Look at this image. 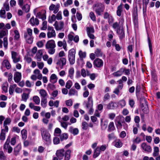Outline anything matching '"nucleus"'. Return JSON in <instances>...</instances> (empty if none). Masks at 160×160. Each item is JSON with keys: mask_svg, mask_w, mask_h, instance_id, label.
Masks as SVG:
<instances>
[{"mask_svg": "<svg viewBox=\"0 0 160 160\" xmlns=\"http://www.w3.org/2000/svg\"><path fill=\"white\" fill-rule=\"evenodd\" d=\"M60 7V4L57 3L55 5L54 4H51L49 6V9L50 11H53V13L56 14L58 12Z\"/></svg>", "mask_w": 160, "mask_h": 160, "instance_id": "10", "label": "nucleus"}, {"mask_svg": "<svg viewBox=\"0 0 160 160\" xmlns=\"http://www.w3.org/2000/svg\"><path fill=\"white\" fill-rule=\"evenodd\" d=\"M58 78L56 75L55 74H52L50 77V81L53 83H55L57 81Z\"/></svg>", "mask_w": 160, "mask_h": 160, "instance_id": "27", "label": "nucleus"}, {"mask_svg": "<svg viewBox=\"0 0 160 160\" xmlns=\"http://www.w3.org/2000/svg\"><path fill=\"white\" fill-rule=\"evenodd\" d=\"M24 36L27 43L29 44H31L32 43L33 39L32 36H28L26 34H24Z\"/></svg>", "mask_w": 160, "mask_h": 160, "instance_id": "28", "label": "nucleus"}, {"mask_svg": "<svg viewBox=\"0 0 160 160\" xmlns=\"http://www.w3.org/2000/svg\"><path fill=\"white\" fill-rule=\"evenodd\" d=\"M159 149L158 147H155L154 148L153 152L152 155L154 157L158 156L159 155Z\"/></svg>", "mask_w": 160, "mask_h": 160, "instance_id": "35", "label": "nucleus"}, {"mask_svg": "<svg viewBox=\"0 0 160 160\" xmlns=\"http://www.w3.org/2000/svg\"><path fill=\"white\" fill-rule=\"evenodd\" d=\"M71 151L68 150L65 152L63 149L57 150L56 152V155L59 160H62L64 155V160H69L70 158Z\"/></svg>", "mask_w": 160, "mask_h": 160, "instance_id": "1", "label": "nucleus"}, {"mask_svg": "<svg viewBox=\"0 0 160 160\" xmlns=\"http://www.w3.org/2000/svg\"><path fill=\"white\" fill-rule=\"evenodd\" d=\"M3 46L5 49H7L8 45V38L6 37H4L3 39Z\"/></svg>", "mask_w": 160, "mask_h": 160, "instance_id": "50", "label": "nucleus"}, {"mask_svg": "<svg viewBox=\"0 0 160 160\" xmlns=\"http://www.w3.org/2000/svg\"><path fill=\"white\" fill-rule=\"evenodd\" d=\"M124 69L121 68L119 70L113 72L112 75L116 77H118L121 76L124 72Z\"/></svg>", "mask_w": 160, "mask_h": 160, "instance_id": "25", "label": "nucleus"}, {"mask_svg": "<svg viewBox=\"0 0 160 160\" xmlns=\"http://www.w3.org/2000/svg\"><path fill=\"white\" fill-rule=\"evenodd\" d=\"M68 94L69 96L78 95V92L75 89L71 88L69 91Z\"/></svg>", "mask_w": 160, "mask_h": 160, "instance_id": "37", "label": "nucleus"}, {"mask_svg": "<svg viewBox=\"0 0 160 160\" xmlns=\"http://www.w3.org/2000/svg\"><path fill=\"white\" fill-rule=\"evenodd\" d=\"M118 103L116 102H111L107 104V108L108 109H113L118 107Z\"/></svg>", "mask_w": 160, "mask_h": 160, "instance_id": "17", "label": "nucleus"}, {"mask_svg": "<svg viewBox=\"0 0 160 160\" xmlns=\"http://www.w3.org/2000/svg\"><path fill=\"white\" fill-rule=\"evenodd\" d=\"M47 105V100L46 98H42L41 101V105L43 108H45Z\"/></svg>", "mask_w": 160, "mask_h": 160, "instance_id": "38", "label": "nucleus"}, {"mask_svg": "<svg viewBox=\"0 0 160 160\" xmlns=\"http://www.w3.org/2000/svg\"><path fill=\"white\" fill-rule=\"evenodd\" d=\"M17 136H15L12 137L10 140V143L12 145H14L16 143V139Z\"/></svg>", "mask_w": 160, "mask_h": 160, "instance_id": "55", "label": "nucleus"}, {"mask_svg": "<svg viewBox=\"0 0 160 160\" xmlns=\"http://www.w3.org/2000/svg\"><path fill=\"white\" fill-rule=\"evenodd\" d=\"M118 104L122 108L125 106L126 102L124 99H122L118 102Z\"/></svg>", "mask_w": 160, "mask_h": 160, "instance_id": "40", "label": "nucleus"}, {"mask_svg": "<svg viewBox=\"0 0 160 160\" xmlns=\"http://www.w3.org/2000/svg\"><path fill=\"white\" fill-rule=\"evenodd\" d=\"M30 6L28 4H25L23 7L22 10L26 12H28L30 10Z\"/></svg>", "mask_w": 160, "mask_h": 160, "instance_id": "43", "label": "nucleus"}, {"mask_svg": "<svg viewBox=\"0 0 160 160\" xmlns=\"http://www.w3.org/2000/svg\"><path fill=\"white\" fill-rule=\"evenodd\" d=\"M7 132L6 129H2L0 134V140L1 141H3L5 140L6 138V133Z\"/></svg>", "mask_w": 160, "mask_h": 160, "instance_id": "26", "label": "nucleus"}, {"mask_svg": "<svg viewBox=\"0 0 160 160\" xmlns=\"http://www.w3.org/2000/svg\"><path fill=\"white\" fill-rule=\"evenodd\" d=\"M64 22H60L59 24L57 21H56L53 25L55 27V29L57 31L62 30L64 27Z\"/></svg>", "mask_w": 160, "mask_h": 160, "instance_id": "13", "label": "nucleus"}, {"mask_svg": "<svg viewBox=\"0 0 160 160\" xmlns=\"http://www.w3.org/2000/svg\"><path fill=\"white\" fill-rule=\"evenodd\" d=\"M89 17L93 21H96V18L95 15L94 13L91 12L89 13Z\"/></svg>", "mask_w": 160, "mask_h": 160, "instance_id": "60", "label": "nucleus"}, {"mask_svg": "<svg viewBox=\"0 0 160 160\" xmlns=\"http://www.w3.org/2000/svg\"><path fill=\"white\" fill-rule=\"evenodd\" d=\"M103 61L99 58H98L95 59L93 62V64L94 67L97 68H101L103 65Z\"/></svg>", "mask_w": 160, "mask_h": 160, "instance_id": "12", "label": "nucleus"}, {"mask_svg": "<svg viewBox=\"0 0 160 160\" xmlns=\"http://www.w3.org/2000/svg\"><path fill=\"white\" fill-rule=\"evenodd\" d=\"M108 122H107L104 121L103 122H101V126L102 129L105 130V129L107 127Z\"/></svg>", "mask_w": 160, "mask_h": 160, "instance_id": "49", "label": "nucleus"}, {"mask_svg": "<svg viewBox=\"0 0 160 160\" xmlns=\"http://www.w3.org/2000/svg\"><path fill=\"white\" fill-rule=\"evenodd\" d=\"M54 61L56 64L61 69H62L63 67L66 64V59L64 58H59L58 55H56Z\"/></svg>", "mask_w": 160, "mask_h": 160, "instance_id": "4", "label": "nucleus"}, {"mask_svg": "<svg viewBox=\"0 0 160 160\" xmlns=\"http://www.w3.org/2000/svg\"><path fill=\"white\" fill-rule=\"evenodd\" d=\"M12 122V119L10 118H6L3 122V127L4 129H6V132H8V125L10 124Z\"/></svg>", "mask_w": 160, "mask_h": 160, "instance_id": "15", "label": "nucleus"}, {"mask_svg": "<svg viewBox=\"0 0 160 160\" xmlns=\"http://www.w3.org/2000/svg\"><path fill=\"white\" fill-rule=\"evenodd\" d=\"M141 147L145 152H150L152 151V148L149 145H148L145 143H143L141 144Z\"/></svg>", "mask_w": 160, "mask_h": 160, "instance_id": "16", "label": "nucleus"}, {"mask_svg": "<svg viewBox=\"0 0 160 160\" xmlns=\"http://www.w3.org/2000/svg\"><path fill=\"white\" fill-rule=\"evenodd\" d=\"M41 134L42 140L47 143L51 142V140L50 138V135L48 131L44 128H42L41 130Z\"/></svg>", "mask_w": 160, "mask_h": 160, "instance_id": "3", "label": "nucleus"}, {"mask_svg": "<svg viewBox=\"0 0 160 160\" xmlns=\"http://www.w3.org/2000/svg\"><path fill=\"white\" fill-rule=\"evenodd\" d=\"M117 82L118 83V85L117 88H119L120 89H122L123 87V82L122 80L119 79L117 81Z\"/></svg>", "mask_w": 160, "mask_h": 160, "instance_id": "62", "label": "nucleus"}, {"mask_svg": "<svg viewBox=\"0 0 160 160\" xmlns=\"http://www.w3.org/2000/svg\"><path fill=\"white\" fill-rule=\"evenodd\" d=\"M8 34L7 30H2L0 31V39L2 38L3 37L6 36Z\"/></svg>", "mask_w": 160, "mask_h": 160, "instance_id": "39", "label": "nucleus"}, {"mask_svg": "<svg viewBox=\"0 0 160 160\" xmlns=\"http://www.w3.org/2000/svg\"><path fill=\"white\" fill-rule=\"evenodd\" d=\"M72 85V82L71 80H68L66 82L65 87L67 89H70Z\"/></svg>", "mask_w": 160, "mask_h": 160, "instance_id": "48", "label": "nucleus"}, {"mask_svg": "<svg viewBox=\"0 0 160 160\" xmlns=\"http://www.w3.org/2000/svg\"><path fill=\"white\" fill-rule=\"evenodd\" d=\"M2 66L5 67L7 69H9L11 68V66L9 61L7 59L3 60L2 62Z\"/></svg>", "mask_w": 160, "mask_h": 160, "instance_id": "23", "label": "nucleus"}, {"mask_svg": "<svg viewBox=\"0 0 160 160\" xmlns=\"http://www.w3.org/2000/svg\"><path fill=\"white\" fill-rule=\"evenodd\" d=\"M72 0H67L66 2L64 3V5L65 7H67L68 5H70L72 3Z\"/></svg>", "mask_w": 160, "mask_h": 160, "instance_id": "64", "label": "nucleus"}, {"mask_svg": "<svg viewBox=\"0 0 160 160\" xmlns=\"http://www.w3.org/2000/svg\"><path fill=\"white\" fill-rule=\"evenodd\" d=\"M69 76L71 78H72L74 73V69L73 68H69L68 71Z\"/></svg>", "mask_w": 160, "mask_h": 160, "instance_id": "44", "label": "nucleus"}, {"mask_svg": "<svg viewBox=\"0 0 160 160\" xmlns=\"http://www.w3.org/2000/svg\"><path fill=\"white\" fill-rule=\"evenodd\" d=\"M56 47V44L54 40H51L48 41L45 45L46 49L48 50V52L50 54H53L55 51V48Z\"/></svg>", "mask_w": 160, "mask_h": 160, "instance_id": "2", "label": "nucleus"}, {"mask_svg": "<svg viewBox=\"0 0 160 160\" xmlns=\"http://www.w3.org/2000/svg\"><path fill=\"white\" fill-rule=\"evenodd\" d=\"M56 15L53 14L52 15L51 18L48 19V22L50 23H52L56 20Z\"/></svg>", "mask_w": 160, "mask_h": 160, "instance_id": "53", "label": "nucleus"}, {"mask_svg": "<svg viewBox=\"0 0 160 160\" xmlns=\"http://www.w3.org/2000/svg\"><path fill=\"white\" fill-rule=\"evenodd\" d=\"M82 129L84 130L87 129L88 128V124L85 122H83L82 123Z\"/></svg>", "mask_w": 160, "mask_h": 160, "instance_id": "61", "label": "nucleus"}, {"mask_svg": "<svg viewBox=\"0 0 160 160\" xmlns=\"http://www.w3.org/2000/svg\"><path fill=\"white\" fill-rule=\"evenodd\" d=\"M32 30L30 28H28L27 29V32H26L24 34H26L28 36H32Z\"/></svg>", "mask_w": 160, "mask_h": 160, "instance_id": "59", "label": "nucleus"}, {"mask_svg": "<svg viewBox=\"0 0 160 160\" xmlns=\"http://www.w3.org/2000/svg\"><path fill=\"white\" fill-rule=\"evenodd\" d=\"M115 129V127L113 122H110L108 126V130L109 131H113Z\"/></svg>", "mask_w": 160, "mask_h": 160, "instance_id": "45", "label": "nucleus"}, {"mask_svg": "<svg viewBox=\"0 0 160 160\" xmlns=\"http://www.w3.org/2000/svg\"><path fill=\"white\" fill-rule=\"evenodd\" d=\"M95 54L97 57H98L100 56H102V52L101 51V50L97 49L95 52Z\"/></svg>", "mask_w": 160, "mask_h": 160, "instance_id": "46", "label": "nucleus"}, {"mask_svg": "<svg viewBox=\"0 0 160 160\" xmlns=\"http://www.w3.org/2000/svg\"><path fill=\"white\" fill-rule=\"evenodd\" d=\"M29 94L23 93L22 95L21 100L26 102L29 98Z\"/></svg>", "mask_w": 160, "mask_h": 160, "instance_id": "34", "label": "nucleus"}, {"mask_svg": "<svg viewBox=\"0 0 160 160\" xmlns=\"http://www.w3.org/2000/svg\"><path fill=\"white\" fill-rule=\"evenodd\" d=\"M122 12V4H120L117 7V15L118 16H121Z\"/></svg>", "mask_w": 160, "mask_h": 160, "instance_id": "30", "label": "nucleus"}, {"mask_svg": "<svg viewBox=\"0 0 160 160\" xmlns=\"http://www.w3.org/2000/svg\"><path fill=\"white\" fill-rule=\"evenodd\" d=\"M29 22L31 25L32 26H38L39 24V20L37 18L34 19V17H32L30 19Z\"/></svg>", "mask_w": 160, "mask_h": 160, "instance_id": "20", "label": "nucleus"}, {"mask_svg": "<svg viewBox=\"0 0 160 160\" xmlns=\"http://www.w3.org/2000/svg\"><path fill=\"white\" fill-rule=\"evenodd\" d=\"M43 50L42 49L39 50L38 51L36 56L37 60L40 61H41L43 54Z\"/></svg>", "mask_w": 160, "mask_h": 160, "instance_id": "22", "label": "nucleus"}, {"mask_svg": "<svg viewBox=\"0 0 160 160\" xmlns=\"http://www.w3.org/2000/svg\"><path fill=\"white\" fill-rule=\"evenodd\" d=\"M68 132L74 135H77L79 133V130L78 128H73L72 127H70L68 129Z\"/></svg>", "mask_w": 160, "mask_h": 160, "instance_id": "19", "label": "nucleus"}, {"mask_svg": "<svg viewBox=\"0 0 160 160\" xmlns=\"http://www.w3.org/2000/svg\"><path fill=\"white\" fill-rule=\"evenodd\" d=\"M11 53L12 58L14 63H17L21 61L20 56L18 53L13 51H11Z\"/></svg>", "mask_w": 160, "mask_h": 160, "instance_id": "8", "label": "nucleus"}, {"mask_svg": "<svg viewBox=\"0 0 160 160\" xmlns=\"http://www.w3.org/2000/svg\"><path fill=\"white\" fill-rule=\"evenodd\" d=\"M65 103L67 106L71 107L72 105L73 102L72 99H70L66 100L65 101Z\"/></svg>", "mask_w": 160, "mask_h": 160, "instance_id": "63", "label": "nucleus"}, {"mask_svg": "<svg viewBox=\"0 0 160 160\" xmlns=\"http://www.w3.org/2000/svg\"><path fill=\"white\" fill-rule=\"evenodd\" d=\"M21 134L22 135V138L23 139H25L27 138V131L25 129H23L21 131Z\"/></svg>", "mask_w": 160, "mask_h": 160, "instance_id": "41", "label": "nucleus"}, {"mask_svg": "<svg viewBox=\"0 0 160 160\" xmlns=\"http://www.w3.org/2000/svg\"><path fill=\"white\" fill-rule=\"evenodd\" d=\"M100 154V151L99 150V147H97L94 150L93 157L96 158Z\"/></svg>", "mask_w": 160, "mask_h": 160, "instance_id": "33", "label": "nucleus"}, {"mask_svg": "<svg viewBox=\"0 0 160 160\" xmlns=\"http://www.w3.org/2000/svg\"><path fill=\"white\" fill-rule=\"evenodd\" d=\"M48 32L47 33V37L48 38L54 37L56 36L55 31L53 28L51 27H48Z\"/></svg>", "mask_w": 160, "mask_h": 160, "instance_id": "11", "label": "nucleus"}, {"mask_svg": "<svg viewBox=\"0 0 160 160\" xmlns=\"http://www.w3.org/2000/svg\"><path fill=\"white\" fill-rule=\"evenodd\" d=\"M6 12L4 9H1L0 11V17L2 18H6Z\"/></svg>", "mask_w": 160, "mask_h": 160, "instance_id": "54", "label": "nucleus"}, {"mask_svg": "<svg viewBox=\"0 0 160 160\" xmlns=\"http://www.w3.org/2000/svg\"><path fill=\"white\" fill-rule=\"evenodd\" d=\"M124 23V19L123 17H121L119 19V24L120 27H122L123 26Z\"/></svg>", "mask_w": 160, "mask_h": 160, "instance_id": "58", "label": "nucleus"}, {"mask_svg": "<svg viewBox=\"0 0 160 160\" xmlns=\"http://www.w3.org/2000/svg\"><path fill=\"white\" fill-rule=\"evenodd\" d=\"M39 94H40L41 96L42 97V98H46L48 96V93L44 89H41L40 90Z\"/></svg>", "mask_w": 160, "mask_h": 160, "instance_id": "29", "label": "nucleus"}, {"mask_svg": "<svg viewBox=\"0 0 160 160\" xmlns=\"http://www.w3.org/2000/svg\"><path fill=\"white\" fill-rule=\"evenodd\" d=\"M10 136H8L6 141L3 145V149L7 152L8 153H11L13 150V148L10 144Z\"/></svg>", "mask_w": 160, "mask_h": 160, "instance_id": "6", "label": "nucleus"}, {"mask_svg": "<svg viewBox=\"0 0 160 160\" xmlns=\"http://www.w3.org/2000/svg\"><path fill=\"white\" fill-rule=\"evenodd\" d=\"M60 124L61 126L64 128L65 129H66L68 127V123L66 122H64L62 121H60Z\"/></svg>", "mask_w": 160, "mask_h": 160, "instance_id": "42", "label": "nucleus"}, {"mask_svg": "<svg viewBox=\"0 0 160 160\" xmlns=\"http://www.w3.org/2000/svg\"><path fill=\"white\" fill-rule=\"evenodd\" d=\"M21 149V145L20 144H18L14 148V152L15 155L17 156L19 154Z\"/></svg>", "mask_w": 160, "mask_h": 160, "instance_id": "24", "label": "nucleus"}, {"mask_svg": "<svg viewBox=\"0 0 160 160\" xmlns=\"http://www.w3.org/2000/svg\"><path fill=\"white\" fill-rule=\"evenodd\" d=\"M79 55L80 58L82 59L86 57V53L85 52H83L82 51H80L79 52Z\"/></svg>", "mask_w": 160, "mask_h": 160, "instance_id": "47", "label": "nucleus"}, {"mask_svg": "<svg viewBox=\"0 0 160 160\" xmlns=\"http://www.w3.org/2000/svg\"><path fill=\"white\" fill-rule=\"evenodd\" d=\"M117 33L119 35V38L120 39L123 38L124 36V33L123 31L122 30H120L119 28L117 29Z\"/></svg>", "mask_w": 160, "mask_h": 160, "instance_id": "31", "label": "nucleus"}, {"mask_svg": "<svg viewBox=\"0 0 160 160\" xmlns=\"http://www.w3.org/2000/svg\"><path fill=\"white\" fill-rule=\"evenodd\" d=\"M87 34L90 33H93L94 32L93 28L92 27H87Z\"/></svg>", "mask_w": 160, "mask_h": 160, "instance_id": "51", "label": "nucleus"}, {"mask_svg": "<svg viewBox=\"0 0 160 160\" xmlns=\"http://www.w3.org/2000/svg\"><path fill=\"white\" fill-rule=\"evenodd\" d=\"M14 33L15 34L14 39L16 40H18L20 38V34L18 31L17 30H15L14 31Z\"/></svg>", "mask_w": 160, "mask_h": 160, "instance_id": "52", "label": "nucleus"}, {"mask_svg": "<svg viewBox=\"0 0 160 160\" xmlns=\"http://www.w3.org/2000/svg\"><path fill=\"white\" fill-rule=\"evenodd\" d=\"M33 100L36 105H39L40 103V99L37 96H35L33 97Z\"/></svg>", "mask_w": 160, "mask_h": 160, "instance_id": "36", "label": "nucleus"}, {"mask_svg": "<svg viewBox=\"0 0 160 160\" xmlns=\"http://www.w3.org/2000/svg\"><path fill=\"white\" fill-rule=\"evenodd\" d=\"M75 50L74 49L70 50L68 52V58L71 64H73L75 62Z\"/></svg>", "mask_w": 160, "mask_h": 160, "instance_id": "7", "label": "nucleus"}, {"mask_svg": "<svg viewBox=\"0 0 160 160\" xmlns=\"http://www.w3.org/2000/svg\"><path fill=\"white\" fill-rule=\"evenodd\" d=\"M86 104V107L87 108H90L92 107L93 106V100L92 97L91 96H89L88 98V101L86 103L84 102Z\"/></svg>", "mask_w": 160, "mask_h": 160, "instance_id": "18", "label": "nucleus"}, {"mask_svg": "<svg viewBox=\"0 0 160 160\" xmlns=\"http://www.w3.org/2000/svg\"><path fill=\"white\" fill-rule=\"evenodd\" d=\"M96 13L98 16L102 15L104 10V7L101 3H97L93 6Z\"/></svg>", "mask_w": 160, "mask_h": 160, "instance_id": "5", "label": "nucleus"}, {"mask_svg": "<svg viewBox=\"0 0 160 160\" xmlns=\"http://www.w3.org/2000/svg\"><path fill=\"white\" fill-rule=\"evenodd\" d=\"M22 78V74L21 72H16L14 73V75L13 79L14 81L18 83L19 82Z\"/></svg>", "mask_w": 160, "mask_h": 160, "instance_id": "14", "label": "nucleus"}, {"mask_svg": "<svg viewBox=\"0 0 160 160\" xmlns=\"http://www.w3.org/2000/svg\"><path fill=\"white\" fill-rule=\"evenodd\" d=\"M16 87L17 85L16 84H13L10 86L9 92L10 95H13L14 89Z\"/></svg>", "mask_w": 160, "mask_h": 160, "instance_id": "32", "label": "nucleus"}, {"mask_svg": "<svg viewBox=\"0 0 160 160\" xmlns=\"http://www.w3.org/2000/svg\"><path fill=\"white\" fill-rule=\"evenodd\" d=\"M6 156L4 155V152L3 151H0V160H5L6 159Z\"/></svg>", "mask_w": 160, "mask_h": 160, "instance_id": "57", "label": "nucleus"}, {"mask_svg": "<svg viewBox=\"0 0 160 160\" xmlns=\"http://www.w3.org/2000/svg\"><path fill=\"white\" fill-rule=\"evenodd\" d=\"M123 120H122V118L121 116H118L117 117L115 120V123L117 128L118 129H121L122 128V123L124 121L123 118H122Z\"/></svg>", "mask_w": 160, "mask_h": 160, "instance_id": "9", "label": "nucleus"}, {"mask_svg": "<svg viewBox=\"0 0 160 160\" xmlns=\"http://www.w3.org/2000/svg\"><path fill=\"white\" fill-rule=\"evenodd\" d=\"M56 16V19L58 20H61L62 19V13L61 11L58 12Z\"/></svg>", "mask_w": 160, "mask_h": 160, "instance_id": "56", "label": "nucleus"}, {"mask_svg": "<svg viewBox=\"0 0 160 160\" xmlns=\"http://www.w3.org/2000/svg\"><path fill=\"white\" fill-rule=\"evenodd\" d=\"M114 146L117 148H120L122 147L123 143L121 140L119 139H117L113 142Z\"/></svg>", "mask_w": 160, "mask_h": 160, "instance_id": "21", "label": "nucleus"}]
</instances>
